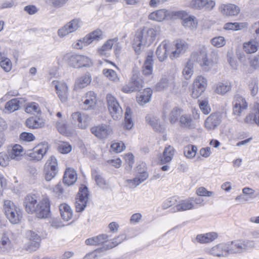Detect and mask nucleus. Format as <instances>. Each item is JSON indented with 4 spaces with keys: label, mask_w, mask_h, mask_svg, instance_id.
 Listing matches in <instances>:
<instances>
[{
    "label": "nucleus",
    "mask_w": 259,
    "mask_h": 259,
    "mask_svg": "<svg viewBox=\"0 0 259 259\" xmlns=\"http://www.w3.org/2000/svg\"><path fill=\"white\" fill-rule=\"evenodd\" d=\"M160 28L156 26L151 28L144 27L142 29H138L133 42V47L136 53L139 54L142 49L151 45L160 34Z\"/></svg>",
    "instance_id": "1"
},
{
    "label": "nucleus",
    "mask_w": 259,
    "mask_h": 259,
    "mask_svg": "<svg viewBox=\"0 0 259 259\" xmlns=\"http://www.w3.org/2000/svg\"><path fill=\"white\" fill-rule=\"evenodd\" d=\"M229 254H240L252 251L256 247L254 240L248 239H239L228 241Z\"/></svg>",
    "instance_id": "2"
},
{
    "label": "nucleus",
    "mask_w": 259,
    "mask_h": 259,
    "mask_svg": "<svg viewBox=\"0 0 259 259\" xmlns=\"http://www.w3.org/2000/svg\"><path fill=\"white\" fill-rule=\"evenodd\" d=\"M3 208L7 219L12 224H18L21 221L23 213L21 209L11 200H5Z\"/></svg>",
    "instance_id": "3"
},
{
    "label": "nucleus",
    "mask_w": 259,
    "mask_h": 259,
    "mask_svg": "<svg viewBox=\"0 0 259 259\" xmlns=\"http://www.w3.org/2000/svg\"><path fill=\"white\" fill-rule=\"evenodd\" d=\"M108 110L114 120L120 119L122 116L123 110L116 98L110 94L106 96Z\"/></svg>",
    "instance_id": "4"
},
{
    "label": "nucleus",
    "mask_w": 259,
    "mask_h": 259,
    "mask_svg": "<svg viewBox=\"0 0 259 259\" xmlns=\"http://www.w3.org/2000/svg\"><path fill=\"white\" fill-rule=\"evenodd\" d=\"M182 112V109L181 108L176 106L170 109L169 105L165 104L161 117L163 120H167L170 124H174L178 121L179 118H180Z\"/></svg>",
    "instance_id": "5"
},
{
    "label": "nucleus",
    "mask_w": 259,
    "mask_h": 259,
    "mask_svg": "<svg viewBox=\"0 0 259 259\" xmlns=\"http://www.w3.org/2000/svg\"><path fill=\"white\" fill-rule=\"evenodd\" d=\"M58 171V161L56 158L51 156L44 165V174L45 179L50 181L55 177Z\"/></svg>",
    "instance_id": "6"
},
{
    "label": "nucleus",
    "mask_w": 259,
    "mask_h": 259,
    "mask_svg": "<svg viewBox=\"0 0 259 259\" xmlns=\"http://www.w3.org/2000/svg\"><path fill=\"white\" fill-rule=\"evenodd\" d=\"M82 25V21L79 18H75L67 23L58 31L60 37H64L68 34L75 32Z\"/></svg>",
    "instance_id": "7"
},
{
    "label": "nucleus",
    "mask_w": 259,
    "mask_h": 259,
    "mask_svg": "<svg viewBox=\"0 0 259 259\" xmlns=\"http://www.w3.org/2000/svg\"><path fill=\"white\" fill-rule=\"evenodd\" d=\"M89 199V191L87 186L82 185L78 192L77 197L76 198L75 207L77 212L83 211Z\"/></svg>",
    "instance_id": "8"
},
{
    "label": "nucleus",
    "mask_w": 259,
    "mask_h": 259,
    "mask_svg": "<svg viewBox=\"0 0 259 259\" xmlns=\"http://www.w3.org/2000/svg\"><path fill=\"white\" fill-rule=\"evenodd\" d=\"M33 213L39 219L47 218L50 214V201L48 198H44L36 205Z\"/></svg>",
    "instance_id": "9"
},
{
    "label": "nucleus",
    "mask_w": 259,
    "mask_h": 259,
    "mask_svg": "<svg viewBox=\"0 0 259 259\" xmlns=\"http://www.w3.org/2000/svg\"><path fill=\"white\" fill-rule=\"evenodd\" d=\"M173 15L182 20V24L184 26L191 29L197 27V22L196 18L193 16L188 15L185 11H178L174 12Z\"/></svg>",
    "instance_id": "10"
},
{
    "label": "nucleus",
    "mask_w": 259,
    "mask_h": 259,
    "mask_svg": "<svg viewBox=\"0 0 259 259\" xmlns=\"http://www.w3.org/2000/svg\"><path fill=\"white\" fill-rule=\"evenodd\" d=\"M48 148L47 144H39L32 150H29L27 153V155L31 158V160L39 161L47 153Z\"/></svg>",
    "instance_id": "11"
},
{
    "label": "nucleus",
    "mask_w": 259,
    "mask_h": 259,
    "mask_svg": "<svg viewBox=\"0 0 259 259\" xmlns=\"http://www.w3.org/2000/svg\"><path fill=\"white\" fill-rule=\"evenodd\" d=\"M142 80L137 74H134L130 82L122 87L121 91L125 93L139 91L142 88Z\"/></svg>",
    "instance_id": "12"
},
{
    "label": "nucleus",
    "mask_w": 259,
    "mask_h": 259,
    "mask_svg": "<svg viewBox=\"0 0 259 259\" xmlns=\"http://www.w3.org/2000/svg\"><path fill=\"white\" fill-rule=\"evenodd\" d=\"M71 120L72 124L76 125L79 128L85 129L89 125L90 118L85 114L76 112L71 114Z\"/></svg>",
    "instance_id": "13"
},
{
    "label": "nucleus",
    "mask_w": 259,
    "mask_h": 259,
    "mask_svg": "<svg viewBox=\"0 0 259 259\" xmlns=\"http://www.w3.org/2000/svg\"><path fill=\"white\" fill-rule=\"evenodd\" d=\"M52 83L55 85L56 93L60 101L65 103L68 101L69 92L68 86L64 81L54 80Z\"/></svg>",
    "instance_id": "14"
},
{
    "label": "nucleus",
    "mask_w": 259,
    "mask_h": 259,
    "mask_svg": "<svg viewBox=\"0 0 259 259\" xmlns=\"http://www.w3.org/2000/svg\"><path fill=\"white\" fill-rule=\"evenodd\" d=\"M174 42L175 50L172 51L169 54V58L171 60L175 59L185 53L189 47V44L184 40H177Z\"/></svg>",
    "instance_id": "15"
},
{
    "label": "nucleus",
    "mask_w": 259,
    "mask_h": 259,
    "mask_svg": "<svg viewBox=\"0 0 259 259\" xmlns=\"http://www.w3.org/2000/svg\"><path fill=\"white\" fill-rule=\"evenodd\" d=\"M26 236L29 241L26 247V250L29 251L36 250L40 246L41 238L35 232L29 230L26 232Z\"/></svg>",
    "instance_id": "16"
},
{
    "label": "nucleus",
    "mask_w": 259,
    "mask_h": 259,
    "mask_svg": "<svg viewBox=\"0 0 259 259\" xmlns=\"http://www.w3.org/2000/svg\"><path fill=\"white\" fill-rule=\"evenodd\" d=\"M215 6V3L213 0H191L190 3V6L192 8L198 10L204 9L211 11Z\"/></svg>",
    "instance_id": "17"
},
{
    "label": "nucleus",
    "mask_w": 259,
    "mask_h": 259,
    "mask_svg": "<svg viewBox=\"0 0 259 259\" xmlns=\"http://www.w3.org/2000/svg\"><path fill=\"white\" fill-rule=\"evenodd\" d=\"M208 253L214 256H228L229 253L227 242L221 243L213 246L209 250Z\"/></svg>",
    "instance_id": "18"
},
{
    "label": "nucleus",
    "mask_w": 259,
    "mask_h": 259,
    "mask_svg": "<svg viewBox=\"0 0 259 259\" xmlns=\"http://www.w3.org/2000/svg\"><path fill=\"white\" fill-rule=\"evenodd\" d=\"M233 104V114L238 117L240 116L241 113L248 107V104L245 99L238 95L235 96Z\"/></svg>",
    "instance_id": "19"
},
{
    "label": "nucleus",
    "mask_w": 259,
    "mask_h": 259,
    "mask_svg": "<svg viewBox=\"0 0 259 259\" xmlns=\"http://www.w3.org/2000/svg\"><path fill=\"white\" fill-rule=\"evenodd\" d=\"M218 59L217 54L215 53H212L209 57L205 56L202 59L200 65L204 71L208 72L217 63Z\"/></svg>",
    "instance_id": "20"
},
{
    "label": "nucleus",
    "mask_w": 259,
    "mask_h": 259,
    "mask_svg": "<svg viewBox=\"0 0 259 259\" xmlns=\"http://www.w3.org/2000/svg\"><path fill=\"white\" fill-rule=\"evenodd\" d=\"M112 130L109 125L101 124L91 128V133L99 139H103L108 137Z\"/></svg>",
    "instance_id": "21"
},
{
    "label": "nucleus",
    "mask_w": 259,
    "mask_h": 259,
    "mask_svg": "<svg viewBox=\"0 0 259 259\" xmlns=\"http://www.w3.org/2000/svg\"><path fill=\"white\" fill-rule=\"evenodd\" d=\"M222 118V114L220 113L211 114L205 121V127L209 130L214 129L221 122Z\"/></svg>",
    "instance_id": "22"
},
{
    "label": "nucleus",
    "mask_w": 259,
    "mask_h": 259,
    "mask_svg": "<svg viewBox=\"0 0 259 259\" xmlns=\"http://www.w3.org/2000/svg\"><path fill=\"white\" fill-rule=\"evenodd\" d=\"M170 49V44L168 41L164 40L158 46L156 55L160 62L164 61L167 58V53Z\"/></svg>",
    "instance_id": "23"
},
{
    "label": "nucleus",
    "mask_w": 259,
    "mask_h": 259,
    "mask_svg": "<svg viewBox=\"0 0 259 259\" xmlns=\"http://www.w3.org/2000/svg\"><path fill=\"white\" fill-rule=\"evenodd\" d=\"M193 200V197H190L187 199L181 200L178 204L171 208V211H186L195 208Z\"/></svg>",
    "instance_id": "24"
},
{
    "label": "nucleus",
    "mask_w": 259,
    "mask_h": 259,
    "mask_svg": "<svg viewBox=\"0 0 259 259\" xmlns=\"http://www.w3.org/2000/svg\"><path fill=\"white\" fill-rule=\"evenodd\" d=\"M244 122L248 124L255 123L259 126V104L255 103L250 113L244 118Z\"/></svg>",
    "instance_id": "25"
},
{
    "label": "nucleus",
    "mask_w": 259,
    "mask_h": 259,
    "mask_svg": "<svg viewBox=\"0 0 259 259\" xmlns=\"http://www.w3.org/2000/svg\"><path fill=\"white\" fill-rule=\"evenodd\" d=\"M37 204L36 196L35 195H27L24 198L23 205L26 211L33 213Z\"/></svg>",
    "instance_id": "26"
},
{
    "label": "nucleus",
    "mask_w": 259,
    "mask_h": 259,
    "mask_svg": "<svg viewBox=\"0 0 259 259\" xmlns=\"http://www.w3.org/2000/svg\"><path fill=\"white\" fill-rule=\"evenodd\" d=\"M118 40V37L108 39L100 48L98 49L97 52L98 54L102 56H107L108 52L111 50L115 42Z\"/></svg>",
    "instance_id": "27"
},
{
    "label": "nucleus",
    "mask_w": 259,
    "mask_h": 259,
    "mask_svg": "<svg viewBox=\"0 0 259 259\" xmlns=\"http://www.w3.org/2000/svg\"><path fill=\"white\" fill-rule=\"evenodd\" d=\"M102 31L97 29L85 35L82 41L85 43V45H89L94 41H99L102 39Z\"/></svg>",
    "instance_id": "28"
},
{
    "label": "nucleus",
    "mask_w": 259,
    "mask_h": 259,
    "mask_svg": "<svg viewBox=\"0 0 259 259\" xmlns=\"http://www.w3.org/2000/svg\"><path fill=\"white\" fill-rule=\"evenodd\" d=\"M218 237V233L212 232L197 235L195 240L201 244L208 243L214 240Z\"/></svg>",
    "instance_id": "29"
},
{
    "label": "nucleus",
    "mask_w": 259,
    "mask_h": 259,
    "mask_svg": "<svg viewBox=\"0 0 259 259\" xmlns=\"http://www.w3.org/2000/svg\"><path fill=\"white\" fill-rule=\"evenodd\" d=\"M220 10L223 15L228 16H236L240 11V8L234 4L222 5L220 7Z\"/></svg>",
    "instance_id": "30"
},
{
    "label": "nucleus",
    "mask_w": 259,
    "mask_h": 259,
    "mask_svg": "<svg viewBox=\"0 0 259 259\" xmlns=\"http://www.w3.org/2000/svg\"><path fill=\"white\" fill-rule=\"evenodd\" d=\"M77 180V174L74 169L68 168L66 169L64 177L63 183L67 185H73Z\"/></svg>",
    "instance_id": "31"
},
{
    "label": "nucleus",
    "mask_w": 259,
    "mask_h": 259,
    "mask_svg": "<svg viewBox=\"0 0 259 259\" xmlns=\"http://www.w3.org/2000/svg\"><path fill=\"white\" fill-rule=\"evenodd\" d=\"M13 247V243L9 237L8 232H4L0 239V252L10 250Z\"/></svg>",
    "instance_id": "32"
},
{
    "label": "nucleus",
    "mask_w": 259,
    "mask_h": 259,
    "mask_svg": "<svg viewBox=\"0 0 259 259\" xmlns=\"http://www.w3.org/2000/svg\"><path fill=\"white\" fill-rule=\"evenodd\" d=\"M152 94V91L150 88L145 89L137 97V100L139 105L144 106L150 102Z\"/></svg>",
    "instance_id": "33"
},
{
    "label": "nucleus",
    "mask_w": 259,
    "mask_h": 259,
    "mask_svg": "<svg viewBox=\"0 0 259 259\" xmlns=\"http://www.w3.org/2000/svg\"><path fill=\"white\" fill-rule=\"evenodd\" d=\"M96 96L93 91L88 92L84 97L83 104L84 109L89 110L92 108L96 103Z\"/></svg>",
    "instance_id": "34"
},
{
    "label": "nucleus",
    "mask_w": 259,
    "mask_h": 259,
    "mask_svg": "<svg viewBox=\"0 0 259 259\" xmlns=\"http://www.w3.org/2000/svg\"><path fill=\"white\" fill-rule=\"evenodd\" d=\"M63 60L70 66L79 68V55L68 53L64 56Z\"/></svg>",
    "instance_id": "35"
},
{
    "label": "nucleus",
    "mask_w": 259,
    "mask_h": 259,
    "mask_svg": "<svg viewBox=\"0 0 259 259\" xmlns=\"http://www.w3.org/2000/svg\"><path fill=\"white\" fill-rule=\"evenodd\" d=\"M59 210L62 219L65 221H69L72 217V210L68 204L63 203L60 205Z\"/></svg>",
    "instance_id": "36"
},
{
    "label": "nucleus",
    "mask_w": 259,
    "mask_h": 259,
    "mask_svg": "<svg viewBox=\"0 0 259 259\" xmlns=\"http://www.w3.org/2000/svg\"><path fill=\"white\" fill-rule=\"evenodd\" d=\"M153 62L152 54H149L145 61L143 67V73L145 75L149 76L152 74Z\"/></svg>",
    "instance_id": "37"
},
{
    "label": "nucleus",
    "mask_w": 259,
    "mask_h": 259,
    "mask_svg": "<svg viewBox=\"0 0 259 259\" xmlns=\"http://www.w3.org/2000/svg\"><path fill=\"white\" fill-rule=\"evenodd\" d=\"M23 148L18 144H15L12 149L8 151V155L10 159L18 160L22 156Z\"/></svg>",
    "instance_id": "38"
},
{
    "label": "nucleus",
    "mask_w": 259,
    "mask_h": 259,
    "mask_svg": "<svg viewBox=\"0 0 259 259\" xmlns=\"http://www.w3.org/2000/svg\"><path fill=\"white\" fill-rule=\"evenodd\" d=\"M179 123L182 127L187 128H193L195 127L194 121L189 114L182 115L180 118Z\"/></svg>",
    "instance_id": "39"
},
{
    "label": "nucleus",
    "mask_w": 259,
    "mask_h": 259,
    "mask_svg": "<svg viewBox=\"0 0 259 259\" xmlns=\"http://www.w3.org/2000/svg\"><path fill=\"white\" fill-rule=\"evenodd\" d=\"M21 98H15L6 103L5 109L8 112L11 113L19 109Z\"/></svg>",
    "instance_id": "40"
},
{
    "label": "nucleus",
    "mask_w": 259,
    "mask_h": 259,
    "mask_svg": "<svg viewBox=\"0 0 259 259\" xmlns=\"http://www.w3.org/2000/svg\"><path fill=\"white\" fill-rule=\"evenodd\" d=\"M92 176L96 183V184L101 188L104 189L107 185L105 179L102 177L100 172L97 170H92Z\"/></svg>",
    "instance_id": "41"
},
{
    "label": "nucleus",
    "mask_w": 259,
    "mask_h": 259,
    "mask_svg": "<svg viewBox=\"0 0 259 259\" xmlns=\"http://www.w3.org/2000/svg\"><path fill=\"white\" fill-rule=\"evenodd\" d=\"M167 11L165 9L159 10L150 13L149 15V19L152 20L161 22L165 19L167 16Z\"/></svg>",
    "instance_id": "42"
},
{
    "label": "nucleus",
    "mask_w": 259,
    "mask_h": 259,
    "mask_svg": "<svg viewBox=\"0 0 259 259\" xmlns=\"http://www.w3.org/2000/svg\"><path fill=\"white\" fill-rule=\"evenodd\" d=\"M44 125V122L42 120L35 117H29L26 121V125L29 128H40Z\"/></svg>",
    "instance_id": "43"
},
{
    "label": "nucleus",
    "mask_w": 259,
    "mask_h": 259,
    "mask_svg": "<svg viewBox=\"0 0 259 259\" xmlns=\"http://www.w3.org/2000/svg\"><path fill=\"white\" fill-rule=\"evenodd\" d=\"M175 150L172 147L168 146L165 147L163 155L161 158V162L162 164L170 162L174 155Z\"/></svg>",
    "instance_id": "44"
},
{
    "label": "nucleus",
    "mask_w": 259,
    "mask_h": 259,
    "mask_svg": "<svg viewBox=\"0 0 259 259\" xmlns=\"http://www.w3.org/2000/svg\"><path fill=\"white\" fill-rule=\"evenodd\" d=\"M91 81V76L89 74H85L76 79L75 87L76 89H82L89 84Z\"/></svg>",
    "instance_id": "45"
},
{
    "label": "nucleus",
    "mask_w": 259,
    "mask_h": 259,
    "mask_svg": "<svg viewBox=\"0 0 259 259\" xmlns=\"http://www.w3.org/2000/svg\"><path fill=\"white\" fill-rule=\"evenodd\" d=\"M257 42L253 38L250 41L245 42L243 44L244 51L248 54L255 53L257 51Z\"/></svg>",
    "instance_id": "46"
},
{
    "label": "nucleus",
    "mask_w": 259,
    "mask_h": 259,
    "mask_svg": "<svg viewBox=\"0 0 259 259\" xmlns=\"http://www.w3.org/2000/svg\"><path fill=\"white\" fill-rule=\"evenodd\" d=\"M148 177V174L146 171L140 172L134 179L128 180L127 182L132 183L135 187H137L146 180Z\"/></svg>",
    "instance_id": "47"
},
{
    "label": "nucleus",
    "mask_w": 259,
    "mask_h": 259,
    "mask_svg": "<svg viewBox=\"0 0 259 259\" xmlns=\"http://www.w3.org/2000/svg\"><path fill=\"white\" fill-rule=\"evenodd\" d=\"M146 121L151 125L153 129L156 131H159L160 130V124L159 119L154 115H148L146 116Z\"/></svg>",
    "instance_id": "48"
},
{
    "label": "nucleus",
    "mask_w": 259,
    "mask_h": 259,
    "mask_svg": "<svg viewBox=\"0 0 259 259\" xmlns=\"http://www.w3.org/2000/svg\"><path fill=\"white\" fill-rule=\"evenodd\" d=\"M247 23L229 22L225 24L224 28L226 30H239L242 28H247Z\"/></svg>",
    "instance_id": "49"
},
{
    "label": "nucleus",
    "mask_w": 259,
    "mask_h": 259,
    "mask_svg": "<svg viewBox=\"0 0 259 259\" xmlns=\"http://www.w3.org/2000/svg\"><path fill=\"white\" fill-rule=\"evenodd\" d=\"M132 110L130 107H126L125 112L124 128L126 130L131 129L134 123L132 118Z\"/></svg>",
    "instance_id": "50"
},
{
    "label": "nucleus",
    "mask_w": 259,
    "mask_h": 259,
    "mask_svg": "<svg viewBox=\"0 0 259 259\" xmlns=\"http://www.w3.org/2000/svg\"><path fill=\"white\" fill-rule=\"evenodd\" d=\"M231 83L228 81L219 82L217 84L215 92L218 94L224 95L231 90Z\"/></svg>",
    "instance_id": "51"
},
{
    "label": "nucleus",
    "mask_w": 259,
    "mask_h": 259,
    "mask_svg": "<svg viewBox=\"0 0 259 259\" xmlns=\"http://www.w3.org/2000/svg\"><path fill=\"white\" fill-rule=\"evenodd\" d=\"M197 148L195 145H189L185 147L184 153L186 157L189 158H193L196 154Z\"/></svg>",
    "instance_id": "52"
},
{
    "label": "nucleus",
    "mask_w": 259,
    "mask_h": 259,
    "mask_svg": "<svg viewBox=\"0 0 259 259\" xmlns=\"http://www.w3.org/2000/svg\"><path fill=\"white\" fill-rule=\"evenodd\" d=\"M103 73L109 79L114 82H117L119 80V78L118 77L116 72L112 69H104L103 70Z\"/></svg>",
    "instance_id": "53"
},
{
    "label": "nucleus",
    "mask_w": 259,
    "mask_h": 259,
    "mask_svg": "<svg viewBox=\"0 0 259 259\" xmlns=\"http://www.w3.org/2000/svg\"><path fill=\"white\" fill-rule=\"evenodd\" d=\"M198 102L200 110L204 114H208L210 112L211 108L207 99L198 100Z\"/></svg>",
    "instance_id": "54"
},
{
    "label": "nucleus",
    "mask_w": 259,
    "mask_h": 259,
    "mask_svg": "<svg viewBox=\"0 0 259 259\" xmlns=\"http://www.w3.org/2000/svg\"><path fill=\"white\" fill-rule=\"evenodd\" d=\"M0 65L6 72H9L12 69V63L8 58H5L2 54V58H0Z\"/></svg>",
    "instance_id": "55"
},
{
    "label": "nucleus",
    "mask_w": 259,
    "mask_h": 259,
    "mask_svg": "<svg viewBox=\"0 0 259 259\" xmlns=\"http://www.w3.org/2000/svg\"><path fill=\"white\" fill-rule=\"evenodd\" d=\"M207 84V79L201 75L198 76L194 81L193 85L205 89Z\"/></svg>",
    "instance_id": "56"
},
{
    "label": "nucleus",
    "mask_w": 259,
    "mask_h": 259,
    "mask_svg": "<svg viewBox=\"0 0 259 259\" xmlns=\"http://www.w3.org/2000/svg\"><path fill=\"white\" fill-rule=\"evenodd\" d=\"M25 111L28 113H38L40 112V109L37 103L31 102L27 105L25 108Z\"/></svg>",
    "instance_id": "57"
},
{
    "label": "nucleus",
    "mask_w": 259,
    "mask_h": 259,
    "mask_svg": "<svg viewBox=\"0 0 259 259\" xmlns=\"http://www.w3.org/2000/svg\"><path fill=\"white\" fill-rule=\"evenodd\" d=\"M46 3L50 6L59 8L63 7L68 0H45Z\"/></svg>",
    "instance_id": "58"
},
{
    "label": "nucleus",
    "mask_w": 259,
    "mask_h": 259,
    "mask_svg": "<svg viewBox=\"0 0 259 259\" xmlns=\"http://www.w3.org/2000/svg\"><path fill=\"white\" fill-rule=\"evenodd\" d=\"M59 151L63 154L69 153L72 150V146L67 142H60L58 144Z\"/></svg>",
    "instance_id": "59"
},
{
    "label": "nucleus",
    "mask_w": 259,
    "mask_h": 259,
    "mask_svg": "<svg viewBox=\"0 0 259 259\" xmlns=\"http://www.w3.org/2000/svg\"><path fill=\"white\" fill-rule=\"evenodd\" d=\"M211 44L217 48L223 47L226 44V40L223 36H217L211 40Z\"/></svg>",
    "instance_id": "60"
},
{
    "label": "nucleus",
    "mask_w": 259,
    "mask_h": 259,
    "mask_svg": "<svg viewBox=\"0 0 259 259\" xmlns=\"http://www.w3.org/2000/svg\"><path fill=\"white\" fill-rule=\"evenodd\" d=\"M19 140L22 142H30L35 140V136L32 133L23 132L20 135Z\"/></svg>",
    "instance_id": "61"
},
{
    "label": "nucleus",
    "mask_w": 259,
    "mask_h": 259,
    "mask_svg": "<svg viewBox=\"0 0 259 259\" xmlns=\"http://www.w3.org/2000/svg\"><path fill=\"white\" fill-rule=\"evenodd\" d=\"M250 66L253 69H259V53L249 58Z\"/></svg>",
    "instance_id": "62"
},
{
    "label": "nucleus",
    "mask_w": 259,
    "mask_h": 259,
    "mask_svg": "<svg viewBox=\"0 0 259 259\" xmlns=\"http://www.w3.org/2000/svg\"><path fill=\"white\" fill-rule=\"evenodd\" d=\"M177 200L175 197L165 200L162 205L163 209H166L174 205H177Z\"/></svg>",
    "instance_id": "63"
},
{
    "label": "nucleus",
    "mask_w": 259,
    "mask_h": 259,
    "mask_svg": "<svg viewBox=\"0 0 259 259\" xmlns=\"http://www.w3.org/2000/svg\"><path fill=\"white\" fill-rule=\"evenodd\" d=\"M79 68L90 66L92 64L91 60L88 57L79 55Z\"/></svg>",
    "instance_id": "64"
}]
</instances>
